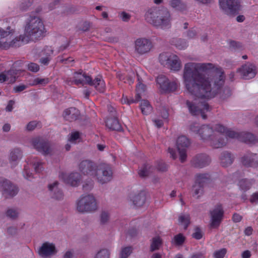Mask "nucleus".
<instances>
[{
  "label": "nucleus",
  "mask_w": 258,
  "mask_h": 258,
  "mask_svg": "<svg viewBox=\"0 0 258 258\" xmlns=\"http://www.w3.org/2000/svg\"><path fill=\"white\" fill-rule=\"evenodd\" d=\"M211 162V159L208 155L201 154L193 158L191 164L195 167L202 168L209 165Z\"/></svg>",
  "instance_id": "nucleus-21"
},
{
  "label": "nucleus",
  "mask_w": 258,
  "mask_h": 258,
  "mask_svg": "<svg viewBox=\"0 0 258 258\" xmlns=\"http://www.w3.org/2000/svg\"><path fill=\"white\" fill-rule=\"evenodd\" d=\"M213 67L211 63L188 62L184 64L183 79L187 91L199 98L210 99L219 94L222 99H226L231 95L228 86L223 87L225 77L222 72L218 75L207 77L201 72Z\"/></svg>",
  "instance_id": "nucleus-1"
},
{
  "label": "nucleus",
  "mask_w": 258,
  "mask_h": 258,
  "mask_svg": "<svg viewBox=\"0 0 258 258\" xmlns=\"http://www.w3.org/2000/svg\"><path fill=\"white\" fill-rule=\"evenodd\" d=\"M237 73L239 74L242 79L249 80L255 76L257 73V68L253 63L247 62L237 69Z\"/></svg>",
  "instance_id": "nucleus-15"
},
{
  "label": "nucleus",
  "mask_w": 258,
  "mask_h": 258,
  "mask_svg": "<svg viewBox=\"0 0 258 258\" xmlns=\"http://www.w3.org/2000/svg\"><path fill=\"white\" fill-rule=\"evenodd\" d=\"M145 17L147 22L157 28L166 29L171 27L172 18L166 8H152L146 12Z\"/></svg>",
  "instance_id": "nucleus-3"
},
{
  "label": "nucleus",
  "mask_w": 258,
  "mask_h": 258,
  "mask_svg": "<svg viewBox=\"0 0 258 258\" xmlns=\"http://www.w3.org/2000/svg\"><path fill=\"white\" fill-rule=\"evenodd\" d=\"M209 178L207 173H200L196 175V180L192 186L193 196H197V198L204 194V186Z\"/></svg>",
  "instance_id": "nucleus-14"
},
{
  "label": "nucleus",
  "mask_w": 258,
  "mask_h": 258,
  "mask_svg": "<svg viewBox=\"0 0 258 258\" xmlns=\"http://www.w3.org/2000/svg\"><path fill=\"white\" fill-rule=\"evenodd\" d=\"M24 34L11 39L15 30L11 26L5 28L0 27V49H8L11 47H18L30 41L41 40L46 32L45 26L40 17L33 14L26 20L24 27Z\"/></svg>",
  "instance_id": "nucleus-2"
},
{
  "label": "nucleus",
  "mask_w": 258,
  "mask_h": 258,
  "mask_svg": "<svg viewBox=\"0 0 258 258\" xmlns=\"http://www.w3.org/2000/svg\"><path fill=\"white\" fill-rule=\"evenodd\" d=\"M227 252V249L225 248L215 251L213 253L215 258H223Z\"/></svg>",
  "instance_id": "nucleus-49"
},
{
  "label": "nucleus",
  "mask_w": 258,
  "mask_h": 258,
  "mask_svg": "<svg viewBox=\"0 0 258 258\" xmlns=\"http://www.w3.org/2000/svg\"><path fill=\"white\" fill-rule=\"evenodd\" d=\"M152 166L149 164H144L139 170V174L142 177L148 176L152 170Z\"/></svg>",
  "instance_id": "nucleus-35"
},
{
  "label": "nucleus",
  "mask_w": 258,
  "mask_h": 258,
  "mask_svg": "<svg viewBox=\"0 0 258 258\" xmlns=\"http://www.w3.org/2000/svg\"><path fill=\"white\" fill-rule=\"evenodd\" d=\"M31 163L33 164L35 171L36 172L39 173L42 171L43 168L42 166V162L35 160V161L32 162Z\"/></svg>",
  "instance_id": "nucleus-52"
},
{
  "label": "nucleus",
  "mask_w": 258,
  "mask_h": 258,
  "mask_svg": "<svg viewBox=\"0 0 258 258\" xmlns=\"http://www.w3.org/2000/svg\"><path fill=\"white\" fill-rule=\"evenodd\" d=\"M156 82L162 93H170L175 91L179 83L177 80L170 81L165 76H159Z\"/></svg>",
  "instance_id": "nucleus-13"
},
{
  "label": "nucleus",
  "mask_w": 258,
  "mask_h": 258,
  "mask_svg": "<svg viewBox=\"0 0 258 258\" xmlns=\"http://www.w3.org/2000/svg\"><path fill=\"white\" fill-rule=\"evenodd\" d=\"M110 252L107 249H102L95 255L94 258H110Z\"/></svg>",
  "instance_id": "nucleus-44"
},
{
  "label": "nucleus",
  "mask_w": 258,
  "mask_h": 258,
  "mask_svg": "<svg viewBox=\"0 0 258 258\" xmlns=\"http://www.w3.org/2000/svg\"><path fill=\"white\" fill-rule=\"evenodd\" d=\"M38 123L36 121L30 122L27 125V130L29 131H33L37 126Z\"/></svg>",
  "instance_id": "nucleus-62"
},
{
  "label": "nucleus",
  "mask_w": 258,
  "mask_h": 258,
  "mask_svg": "<svg viewBox=\"0 0 258 258\" xmlns=\"http://www.w3.org/2000/svg\"><path fill=\"white\" fill-rule=\"evenodd\" d=\"M31 143L36 150L42 154L47 155L50 153L49 144L43 138L40 137L34 138L32 139Z\"/></svg>",
  "instance_id": "nucleus-17"
},
{
  "label": "nucleus",
  "mask_w": 258,
  "mask_h": 258,
  "mask_svg": "<svg viewBox=\"0 0 258 258\" xmlns=\"http://www.w3.org/2000/svg\"><path fill=\"white\" fill-rule=\"evenodd\" d=\"M139 83L136 88V100L139 101L141 98V94L143 93L145 90V86L144 84L141 83L139 78L138 77Z\"/></svg>",
  "instance_id": "nucleus-41"
},
{
  "label": "nucleus",
  "mask_w": 258,
  "mask_h": 258,
  "mask_svg": "<svg viewBox=\"0 0 258 258\" xmlns=\"http://www.w3.org/2000/svg\"><path fill=\"white\" fill-rule=\"evenodd\" d=\"M162 244V241L159 237H155L152 238L150 246V251L153 252L159 248Z\"/></svg>",
  "instance_id": "nucleus-37"
},
{
  "label": "nucleus",
  "mask_w": 258,
  "mask_h": 258,
  "mask_svg": "<svg viewBox=\"0 0 258 258\" xmlns=\"http://www.w3.org/2000/svg\"><path fill=\"white\" fill-rule=\"evenodd\" d=\"M224 211L222 206L218 204L210 211L209 227L211 229H217L221 223L224 217Z\"/></svg>",
  "instance_id": "nucleus-9"
},
{
  "label": "nucleus",
  "mask_w": 258,
  "mask_h": 258,
  "mask_svg": "<svg viewBox=\"0 0 258 258\" xmlns=\"http://www.w3.org/2000/svg\"><path fill=\"white\" fill-rule=\"evenodd\" d=\"M186 105L189 112L192 115H201L204 119L207 118L206 113L210 111L211 108L206 102H200L197 99L193 101L186 100Z\"/></svg>",
  "instance_id": "nucleus-6"
},
{
  "label": "nucleus",
  "mask_w": 258,
  "mask_h": 258,
  "mask_svg": "<svg viewBox=\"0 0 258 258\" xmlns=\"http://www.w3.org/2000/svg\"><path fill=\"white\" fill-rule=\"evenodd\" d=\"M6 215L12 220H16L19 216V211L17 209L10 208L7 210Z\"/></svg>",
  "instance_id": "nucleus-39"
},
{
  "label": "nucleus",
  "mask_w": 258,
  "mask_h": 258,
  "mask_svg": "<svg viewBox=\"0 0 258 258\" xmlns=\"http://www.w3.org/2000/svg\"><path fill=\"white\" fill-rule=\"evenodd\" d=\"M48 83V79L44 78V79H40V78H36L34 80V85H38L40 84L42 85H45Z\"/></svg>",
  "instance_id": "nucleus-58"
},
{
  "label": "nucleus",
  "mask_w": 258,
  "mask_h": 258,
  "mask_svg": "<svg viewBox=\"0 0 258 258\" xmlns=\"http://www.w3.org/2000/svg\"><path fill=\"white\" fill-rule=\"evenodd\" d=\"M229 47L232 50H240L242 48V45L239 42L231 40L229 42Z\"/></svg>",
  "instance_id": "nucleus-48"
},
{
  "label": "nucleus",
  "mask_w": 258,
  "mask_h": 258,
  "mask_svg": "<svg viewBox=\"0 0 258 258\" xmlns=\"http://www.w3.org/2000/svg\"><path fill=\"white\" fill-rule=\"evenodd\" d=\"M176 145L180 155V160L181 162H184L186 158V149L189 146L190 142L185 136H181L177 139Z\"/></svg>",
  "instance_id": "nucleus-19"
},
{
  "label": "nucleus",
  "mask_w": 258,
  "mask_h": 258,
  "mask_svg": "<svg viewBox=\"0 0 258 258\" xmlns=\"http://www.w3.org/2000/svg\"><path fill=\"white\" fill-rule=\"evenodd\" d=\"M132 252V247L127 246L123 248L120 253V258H127Z\"/></svg>",
  "instance_id": "nucleus-46"
},
{
  "label": "nucleus",
  "mask_w": 258,
  "mask_h": 258,
  "mask_svg": "<svg viewBox=\"0 0 258 258\" xmlns=\"http://www.w3.org/2000/svg\"><path fill=\"white\" fill-rule=\"evenodd\" d=\"M212 128H213L214 133L221 135H223V134L225 133L227 129L225 126L221 124H216L212 126Z\"/></svg>",
  "instance_id": "nucleus-42"
},
{
  "label": "nucleus",
  "mask_w": 258,
  "mask_h": 258,
  "mask_svg": "<svg viewBox=\"0 0 258 258\" xmlns=\"http://www.w3.org/2000/svg\"><path fill=\"white\" fill-rule=\"evenodd\" d=\"M226 134L227 136L229 137L230 138H236L239 140V136L240 135V133L236 132L233 131L228 130L226 132Z\"/></svg>",
  "instance_id": "nucleus-54"
},
{
  "label": "nucleus",
  "mask_w": 258,
  "mask_h": 258,
  "mask_svg": "<svg viewBox=\"0 0 258 258\" xmlns=\"http://www.w3.org/2000/svg\"><path fill=\"white\" fill-rule=\"evenodd\" d=\"M172 43L178 49H184L187 46L186 40L180 38L174 39Z\"/></svg>",
  "instance_id": "nucleus-36"
},
{
  "label": "nucleus",
  "mask_w": 258,
  "mask_h": 258,
  "mask_svg": "<svg viewBox=\"0 0 258 258\" xmlns=\"http://www.w3.org/2000/svg\"><path fill=\"white\" fill-rule=\"evenodd\" d=\"M185 240L184 237L181 234H178L174 237V241L175 244L181 245L183 244Z\"/></svg>",
  "instance_id": "nucleus-51"
},
{
  "label": "nucleus",
  "mask_w": 258,
  "mask_h": 258,
  "mask_svg": "<svg viewBox=\"0 0 258 258\" xmlns=\"http://www.w3.org/2000/svg\"><path fill=\"white\" fill-rule=\"evenodd\" d=\"M219 5L222 11L229 16L237 15L241 10L239 0H219Z\"/></svg>",
  "instance_id": "nucleus-10"
},
{
  "label": "nucleus",
  "mask_w": 258,
  "mask_h": 258,
  "mask_svg": "<svg viewBox=\"0 0 258 258\" xmlns=\"http://www.w3.org/2000/svg\"><path fill=\"white\" fill-rule=\"evenodd\" d=\"M80 115V111L75 107H70L64 110L63 116L65 119L73 121L78 119Z\"/></svg>",
  "instance_id": "nucleus-27"
},
{
  "label": "nucleus",
  "mask_w": 258,
  "mask_h": 258,
  "mask_svg": "<svg viewBox=\"0 0 258 258\" xmlns=\"http://www.w3.org/2000/svg\"><path fill=\"white\" fill-rule=\"evenodd\" d=\"M64 181L73 186L79 185L81 180V175L77 172H73L69 174H62Z\"/></svg>",
  "instance_id": "nucleus-25"
},
{
  "label": "nucleus",
  "mask_w": 258,
  "mask_h": 258,
  "mask_svg": "<svg viewBox=\"0 0 258 258\" xmlns=\"http://www.w3.org/2000/svg\"><path fill=\"white\" fill-rule=\"evenodd\" d=\"M142 113L145 115L150 114L152 111V107L148 101L144 100L141 101L140 105Z\"/></svg>",
  "instance_id": "nucleus-34"
},
{
  "label": "nucleus",
  "mask_w": 258,
  "mask_h": 258,
  "mask_svg": "<svg viewBox=\"0 0 258 258\" xmlns=\"http://www.w3.org/2000/svg\"><path fill=\"white\" fill-rule=\"evenodd\" d=\"M160 63L171 70L179 71L181 67V61L176 55L170 52H163L159 55Z\"/></svg>",
  "instance_id": "nucleus-7"
},
{
  "label": "nucleus",
  "mask_w": 258,
  "mask_h": 258,
  "mask_svg": "<svg viewBox=\"0 0 258 258\" xmlns=\"http://www.w3.org/2000/svg\"><path fill=\"white\" fill-rule=\"evenodd\" d=\"M234 159V156L230 152H223L220 156V164L223 167H228L233 163Z\"/></svg>",
  "instance_id": "nucleus-28"
},
{
  "label": "nucleus",
  "mask_w": 258,
  "mask_h": 258,
  "mask_svg": "<svg viewBox=\"0 0 258 258\" xmlns=\"http://www.w3.org/2000/svg\"><path fill=\"white\" fill-rule=\"evenodd\" d=\"M210 145L213 148L217 149L225 146L227 143V138L224 135L215 133L214 137L209 142Z\"/></svg>",
  "instance_id": "nucleus-24"
},
{
  "label": "nucleus",
  "mask_w": 258,
  "mask_h": 258,
  "mask_svg": "<svg viewBox=\"0 0 258 258\" xmlns=\"http://www.w3.org/2000/svg\"><path fill=\"white\" fill-rule=\"evenodd\" d=\"M56 251L55 245L49 242H45L38 249L39 255L42 258H48L54 254Z\"/></svg>",
  "instance_id": "nucleus-20"
},
{
  "label": "nucleus",
  "mask_w": 258,
  "mask_h": 258,
  "mask_svg": "<svg viewBox=\"0 0 258 258\" xmlns=\"http://www.w3.org/2000/svg\"><path fill=\"white\" fill-rule=\"evenodd\" d=\"M58 185V182L55 181L53 183L48 185V189L50 195L52 199L56 200H61L63 198V194Z\"/></svg>",
  "instance_id": "nucleus-26"
},
{
  "label": "nucleus",
  "mask_w": 258,
  "mask_h": 258,
  "mask_svg": "<svg viewBox=\"0 0 258 258\" xmlns=\"http://www.w3.org/2000/svg\"><path fill=\"white\" fill-rule=\"evenodd\" d=\"M239 140L247 144L254 143L256 140L255 137L250 133L240 132Z\"/></svg>",
  "instance_id": "nucleus-32"
},
{
  "label": "nucleus",
  "mask_w": 258,
  "mask_h": 258,
  "mask_svg": "<svg viewBox=\"0 0 258 258\" xmlns=\"http://www.w3.org/2000/svg\"><path fill=\"white\" fill-rule=\"evenodd\" d=\"M134 204L137 207H141L145 203L146 200V194L143 191H141L134 194L131 198Z\"/></svg>",
  "instance_id": "nucleus-29"
},
{
  "label": "nucleus",
  "mask_w": 258,
  "mask_h": 258,
  "mask_svg": "<svg viewBox=\"0 0 258 258\" xmlns=\"http://www.w3.org/2000/svg\"><path fill=\"white\" fill-rule=\"evenodd\" d=\"M27 68L28 70L32 72H37L39 70V66L37 63L30 62L28 64Z\"/></svg>",
  "instance_id": "nucleus-53"
},
{
  "label": "nucleus",
  "mask_w": 258,
  "mask_h": 258,
  "mask_svg": "<svg viewBox=\"0 0 258 258\" xmlns=\"http://www.w3.org/2000/svg\"><path fill=\"white\" fill-rule=\"evenodd\" d=\"M241 161L246 167H256L258 166V155L247 153L241 158Z\"/></svg>",
  "instance_id": "nucleus-23"
},
{
  "label": "nucleus",
  "mask_w": 258,
  "mask_h": 258,
  "mask_svg": "<svg viewBox=\"0 0 258 258\" xmlns=\"http://www.w3.org/2000/svg\"><path fill=\"white\" fill-rule=\"evenodd\" d=\"M74 84L79 85L88 84L94 86L96 90L101 93H103L105 90V84L101 76H97L94 80L82 71L75 72L73 76Z\"/></svg>",
  "instance_id": "nucleus-4"
},
{
  "label": "nucleus",
  "mask_w": 258,
  "mask_h": 258,
  "mask_svg": "<svg viewBox=\"0 0 258 258\" xmlns=\"http://www.w3.org/2000/svg\"><path fill=\"white\" fill-rule=\"evenodd\" d=\"M190 258H205V252L201 251L193 253Z\"/></svg>",
  "instance_id": "nucleus-64"
},
{
  "label": "nucleus",
  "mask_w": 258,
  "mask_h": 258,
  "mask_svg": "<svg viewBox=\"0 0 258 258\" xmlns=\"http://www.w3.org/2000/svg\"><path fill=\"white\" fill-rule=\"evenodd\" d=\"M98 166L90 160H86L81 162L79 165V170L84 175L94 177Z\"/></svg>",
  "instance_id": "nucleus-18"
},
{
  "label": "nucleus",
  "mask_w": 258,
  "mask_h": 258,
  "mask_svg": "<svg viewBox=\"0 0 258 258\" xmlns=\"http://www.w3.org/2000/svg\"><path fill=\"white\" fill-rule=\"evenodd\" d=\"M43 54L46 55V56H48L50 57V56L53 53V50L52 49L51 46H46L42 51Z\"/></svg>",
  "instance_id": "nucleus-59"
},
{
  "label": "nucleus",
  "mask_w": 258,
  "mask_h": 258,
  "mask_svg": "<svg viewBox=\"0 0 258 258\" xmlns=\"http://www.w3.org/2000/svg\"><path fill=\"white\" fill-rule=\"evenodd\" d=\"M190 130L191 132L199 134L201 140L204 142H209L215 134L212 126L209 125H203L201 126L196 123L191 124Z\"/></svg>",
  "instance_id": "nucleus-11"
},
{
  "label": "nucleus",
  "mask_w": 258,
  "mask_h": 258,
  "mask_svg": "<svg viewBox=\"0 0 258 258\" xmlns=\"http://www.w3.org/2000/svg\"><path fill=\"white\" fill-rule=\"evenodd\" d=\"M179 222L184 225V229H186L190 223V216L189 214H181L179 216Z\"/></svg>",
  "instance_id": "nucleus-40"
},
{
  "label": "nucleus",
  "mask_w": 258,
  "mask_h": 258,
  "mask_svg": "<svg viewBox=\"0 0 258 258\" xmlns=\"http://www.w3.org/2000/svg\"><path fill=\"white\" fill-rule=\"evenodd\" d=\"M252 184L251 181L247 179H242L239 181L240 188L244 191L248 190L250 188Z\"/></svg>",
  "instance_id": "nucleus-38"
},
{
  "label": "nucleus",
  "mask_w": 258,
  "mask_h": 258,
  "mask_svg": "<svg viewBox=\"0 0 258 258\" xmlns=\"http://www.w3.org/2000/svg\"><path fill=\"white\" fill-rule=\"evenodd\" d=\"M0 191L5 198L11 199L17 195L19 188L10 180L0 177Z\"/></svg>",
  "instance_id": "nucleus-8"
},
{
  "label": "nucleus",
  "mask_w": 258,
  "mask_h": 258,
  "mask_svg": "<svg viewBox=\"0 0 258 258\" xmlns=\"http://www.w3.org/2000/svg\"><path fill=\"white\" fill-rule=\"evenodd\" d=\"M94 186V181L91 179L86 180L83 184V189L84 191L91 190Z\"/></svg>",
  "instance_id": "nucleus-45"
},
{
  "label": "nucleus",
  "mask_w": 258,
  "mask_h": 258,
  "mask_svg": "<svg viewBox=\"0 0 258 258\" xmlns=\"http://www.w3.org/2000/svg\"><path fill=\"white\" fill-rule=\"evenodd\" d=\"M169 5L175 11L182 13L187 9V5L181 0H170Z\"/></svg>",
  "instance_id": "nucleus-30"
},
{
  "label": "nucleus",
  "mask_w": 258,
  "mask_h": 258,
  "mask_svg": "<svg viewBox=\"0 0 258 258\" xmlns=\"http://www.w3.org/2000/svg\"><path fill=\"white\" fill-rule=\"evenodd\" d=\"M23 155V152L20 148H15L10 151L8 160L11 168H14L18 165Z\"/></svg>",
  "instance_id": "nucleus-22"
},
{
  "label": "nucleus",
  "mask_w": 258,
  "mask_h": 258,
  "mask_svg": "<svg viewBox=\"0 0 258 258\" xmlns=\"http://www.w3.org/2000/svg\"><path fill=\"white\" fill-rule=\"evenodd\" d=\"M202 234L201 229L199 227L195 228V232L192 234V237L196 239H200L202 237Z\"/></svg>",
  "instance_id": "nucleus-61"
},
{
  "label": "nucleus",
  "mask_w": 258,
  "mask_h": 258,
  "mask_svg": "<svg viewBox=\"0 0 258 258\" xmlns=\"http://www.w3.org/2000/svg\"><path fill=\"white\" fill-rule=\"evenodd\" d=\"M153 48V43L150 39L144 38H139L135 42V52L140 55L149 53Z\"/></svg>",
  "instance_id": "nucleus-16"
},
{
  "label": "nucleus",
  "mask_w": 258,
  "mask_h": 258,
  "mask_svg": "<svg viewBox=\"0 0 258 258\" xmlns=\"http://www.w3.org/2000/svg\"><path fill=\"white\" fill-rule=\"evenodd\" d=\"M21 71L20 69H16L14 67H12L9 71L6 72V75L9 83H13L15 82L16 79L19 76Z\"/></svg>",
  "instance_id": "nucleus-33"
},
{
  "label": "nucleus",
  "mask_w": 258,
  "mask_h": 258,
  "mask_svg": "<svg viewBox=\"0 0 258 258\" xmlns=\"http://www.w3.org/2000/svg\"><path fill=\"white\" fill-rule=\"evenodd\" d=\"M120 17L121 20L124 22H127L131 18V15L125 12H122L120 14Z\"/></svg>",
  "instance_id": "nucleus-63"
},
{
  "label": "nucleus",
  "mask_w": 258,
  "mask_h": 258,
  "mask_svg": "<svg viewBox=\"0 0 258 258\" xmlns=\"http://www.w3.org/2000/svg\"><path fill=\"white\" fill-rule=\"evenodd\" d=\"M7 232L9 235L13 236L17 234L18 228L17 226H12L7 228Z\"/></svg>",
  "instance_id": "nucleus-56"
},
{
  "label": "nucleus",
  "mask_w": 258,
  "mask_h": 258,
  "mask_svg": "<svg viewBox=\"0 0 258 258\" xmlns=\"http://www.w3.org/2000/svg\"><path fill=\"white\" fill-rule=\"evenodd\" d=\"M27 86L24 85V84H21L19 85L16 86L13 88V91L15 93H20L25 90L27 88Z\"/></svg>",
  "instance_id": "nucleus-60"
},
{
  "label": "nucleus",
  "mask_w": 258,
  "mask_h": 258,
  "mask_svg": "<svg viewBox=\"0 0 258 258\" xmlns=\"http://www.w3.org/2000/svg\"><path fill=\"white\" fill-rule=\"evenodd\" d=\"M76 208L80 213L94 212L97 209L96 200L91 194L82 195L77 202Z\"/></svg>",
  "instance_id": "nucleus-5"
},
{
  "label": "nucleus",
  "mask_w": 258,
  "mask_h": 258,
  "mask_svg": "<svg viewBox=\"0 0 258 258\" xmlns=\"http://www.w3.org/2000/svg\"><path fill=\"white\" fill-rule=\"evenodd\" d=\"M110 252L107 249H102L95 255L94 258H110Z\"/></svg>",
  "instance_id": "nucleus-43"
},
{
  "label": "nucleus",
  "mask_w": 258,
  "mask_h": 258,
  "mask_svg": "<svg viewBox=\"0 0 258 258\" xmlns=\"http://www.w3.org/2000/svg\"><path fill=\"white\" fill-rule=\"evenodd\" d=\"M106 125L112 131H120L121 130V126L118 119L115 117L107 118L106 121Z\"/></svg>",
  "instance_id": "nucleus-31"
},
{
  "label": "nucleus",
  "mask_w": 258,
  "mask_h": 258,
  "mask_svg": "<svg viewBox=\"0 0 258 258\" xmlns=\"http://www.w3.org/2000/svg\"><path fill=\"white\" fill-rule=\"evenodd\" d=\"M94 177L101 184L110 181L112 178V171L108 165H100L97 168Z\"/></svg>",
  "instance_id": "nucleus-12"
},
{
  "label": "nucleus",
  "mask_w": 258,
  "mask_h": 258,
  "mask_svg": "<svg viewBox=\"0 0 258 258\" xmlns=\"http://www.w3.org/2000/svg\"><path fill=\"white\" fill-rule=\"evenodd\" d=\"M23 175L25 178L28 180H31L32 178V173L30 172L27 165L24 166Z\"/></svg>",
  "instance_id": "nucleus-57"
},
{
  "label": "nucleus",
  "mask_w": 258,
  "mask_h": 258,
  "mask_svg": "<svg viewBox=\"0 0 258 258\" xmlns=\"http://www.w3.org/2000/svg\"><path fill=\"white\" fill-rule=\"evenodd\" d=\"M62 41L64 42V44H62L59 46L58 49V52L67 49L70 44V41L66 38H62Z\"/></svg>",
  "instance_id": "nucleus-55"
},
{
  "label": "nucleus",
  "mask_w": 258,
  "mask_h": 258,
  "mask_svg": "<svg viewBox=\"0 0 258 258\" xmlns=\"http://www.w3.org/2000/svg\"><path fill=\"white\" fill-rule=\"evenodd\" d=\"M109 220V215L108 212H102L100 216V223L101 225L106 224Z\"/></svg>",
  "instance_id": "nucleus-47"
},
{
  "label": "nucleus",
  "mask_w": 258,
  "mask_h": 258,
  "mask_svg": "<svg viewBox=\"0 0 258 258\" xmlns=\"http://www.w3.org/2000/svg\"><path fill=\"white\" fill-rule=\"evenodd\" d=\"M32 0H24L20 5V8L22 11H26L32 4Z\"/></svg>",
  "instance_id": "nucleus-50"
}]
</instances>
